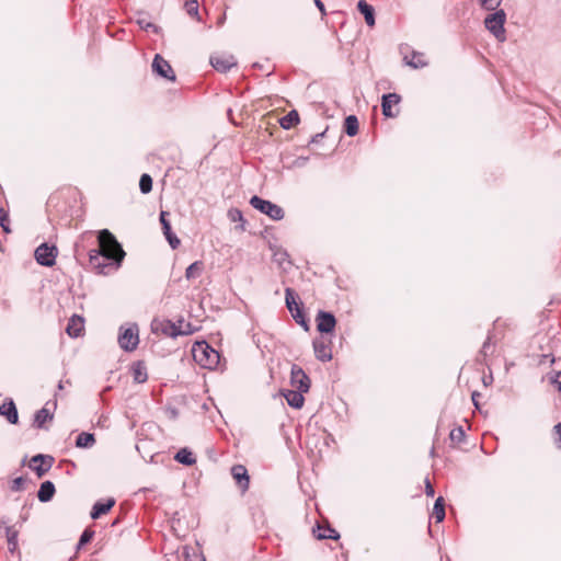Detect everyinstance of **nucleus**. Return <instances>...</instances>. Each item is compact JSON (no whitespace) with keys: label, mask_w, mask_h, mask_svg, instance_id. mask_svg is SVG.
Instances as JSON below:
<instances>
[{"label":"nucleus","mask_w":561,"mask_h":561,"mask_svg":"<svg viewBox=\"0 0 561 561\" xmlns=\"http://www.w3.org/2000/svg\"><path fill=\"white\" fill-rule=\"evenodd\" d=\"M204 271V263L202 261H195L187 266L185 270V278L187 280L195 279L202 275Z\"/></svg>","instance_id":"nucleus-32"},{"label":"nucleus","mask_w":561,"mask_h":561,"mask_svg":"<svg viewBox=\"0 0 561 561\" xmlns=\"http://www.w3.org/2000/svg\"><path fill=\"white\" fill-rule=\"evenodd\" d=\"M465 431L462 426L455 427L450 431L449 438L453 443H461L465 439Z\"/></svg>","instance_id":"nucleus-38"},{"label":"nucleus","mask_w":561,"mask_h":561,"mask_svg":"<svg viewBox=\"0 0 561 561\" xmlns=\"http://www.w3.org/2000/svg\"><path fill=\"white\" fill-rule=\"evenodd\" d=\"M138 24L140 25L141 28H144L146 31L151 30L156 34H159L161 31L160 26H158L151 22H146L145 20H139Z\"/></svg>","instance_id":"nucleus-43"},{"label":"nucleus","mask_w":561,"mask_h":561,"mask_svg":"<svg viewBox=\"0 0 561 561\" xmlns=\"http://www.w3.org/2000/svg\"><path fill=\"white\" fill-rule=\"evenodd\" d=\"M55 493V484L51 481L47 480L41 484L39 490L37 492V497L39 502L47 503L54 497Z\"/></svg>","instance_id":"nucleus-22"},{"label":"nucleus","mask_w":561,"mask_h":561,"mask_svg":"<svg viewBox=\"0 0 561 561\" xmlns=\"http://www.w3.org/2000/svg\"><path fill=\"white\" fill-rule=\"evenodd\" d=\"M505 22L506 13L504 10L499 9L486 15L484 19V26L499 42H504L506 39L504 27Z\"/></svg>","instance_id":"nucleus-4"},{"label":"nucleus","mask_w":561,"mask_h":561,"mask_svg":"<svg viewBox=\"0 0 561 561\" xmlns=\"http://www.w3.org/2000/svg\"><path fill=\"white\" fill-rule=\"evenodd\" d=\"M169 215L168 211H161L160 213V224L162 227L163 234L169 242L171 249L175 250L180 245V239L176 237V234L172 231L171 222L167 219V216Z\"/></svg>","instance_id":"nucleus-15"},{"label":"nucleus","mask_w":561,"mask_h":561,"mask_svg":"<svg viewBox=\"0 0 561 561\" xmlns=\"http://www.w3.org/2000/svg\"><path fill=\"white\" fill-rule=\"evenodd\" d=\"M425 494L428 497H433L435 495V490L428 478L425 479Z\"/></svg>","instance_id":"nucleus-46"},{"label":"nucleus","mask_w":561,"mask_h":561,"mask_svg":"<svg viewBox=\"0 0 561 561\" xmlns=\"http://www.w3.org/2000/svg\"><path fill=\"white\" fill-rule=\"evenodd\" d=\"M317 330L321 334L333 333L336 325V318L330 311L319 310L316 317Z\"/></svg>","instance_id":"nucleus-10"},{"label":"nucleus","mask_w":561,"mask_h":561,"mask_svg":"<svg viewBox=\"0 0 561 561\" xmlns=\"http://www.w3.org/2000/svg\"><path fill=\"white\" fill-rule=\"evenodd\" d=\"M151 68H152V72L163 79H167L169 81H172L174 82L176 80V76L171 67V65L169 64L168 60H165L161 55L157 54L154 57H153V60H152V65H151Z\"/></svg>","instance_id":"nucleus-8"},{"label":"nucleus","mask_w":561,"mask_h":561,"mask_svg":"<svg viewBox=\"0 0 561 561\" xmlns=\"http://www.w3.org/2000/svg\"><path fill=\"white\" fill-rule=\"evenodd\" d=\"M493 334L491 331H489L486 340L484 341L481 350H480V356L485 358L486 356L493 354L494 352V343L492 342Z\"/></svg>","instance_id":"nucleus-36"},{"label":"nucleus","mask_w":561,"mask_h":561,"mask_svg":"<svg viewBox=\"0 0 561 561\" xmlns=\"http://www.w3.org/2000/svg\"><path fill=\"white\" fill-rule=\"evenodd\" d=\"M0 415L4 416L10 424H18L19 413L16 405L12 399H7L0 405Z\"/></svg>","instance_id":"nucleus-17"},{"label":"nucleus","mask_w":561,"mask_h":561,"mask_svg":"<svg viewBox=\"0 0 561 561\" xmlns=\"http://www.w3.org/2000/svg\"><path fill=\"white\" fill-rule=\"evenodd\" d=\"M547 360L550 362V364L554 363V357L551 354H543L540 359V364H545Z\"/></svg>","instance_id":"nucleus-50"},{"label":"nucleus","mask_w":561,"mask_h":561,"mask_svg":"<svg viewBox=\"0 0 561 561\" xmlns=\"http://www.w3.org/2000/svg\"><path fill=\"white\" fill-rule=\"evenodd\" d=\"M169 412H170V415H171V417H172V419H176V416H178V411H176V409H170V411H169Z\"/></svg>","instance_id":"nucleus-54"},{"label":"nucleus","mask_w":561,"mask_h":561,"mask_svg":"<svg viewBox=\"0 0 561 561\" xmlns=\"http://www.w3.org/2000/svg\"><path fill=\"white\" fill-rule=\"evenodd\" d=\"M550 382L561 392V371H554L550 377Z\"/></svg>","instance_id":"nucleus-45"},{"label":"nucleus","mask_w":561,"mask_h":561,"mask_svg":"<svg viewBox=\"0 0 561 561\" xmlns=\"http://www.w3.org/2000/svg\"><path fill=\"white\" fill-rule=\"evenodd\" d=\"M192 355L199 366L207 369H215L220 359L219 353L206 341L196 342L192 347Z\"/></svg>","instance_id":"nucleus-2"},{"label":"nucleus","mask_w":561,"mask_h":561,"mask_svg":"<svg viewBox=\"0 0 561 561\" xmlns=\"http://www.w3.org/2000/svg\"><path fill=\"white\" fill-rule=\"evenodd\" d=\"M344 133L350 136L354 137L358 134L359 130V123L356 115H348L344 119L343 125Z\"/></svg>","instance_id":"nucleus-25"},{"label":"nucleus","mask_w":561,"mask_h":561,"mask_svg":"<svg viewBox=\"0 0 561 561\" xmlns=\"http://www.w3.org/2000/svg\"><path fill=\"white\" fill-rule=\"evenodd\" d=\"M83 329H84L83 318L78 314H73L67 323L66 332L70 337H78V336H80Z\"/></svg>","instance_id":"nucleus-19"},{"label":"nucleus","mask_w":561,"mask_h":561,"mask_svg":"<svg viewBox=\"0 0 561 561\" xmlns=\"http://www.w3.org/2000/svg\"><path fill=\"white\" fill-rule=\"evenodd\" d=\"M117 342L125 352L135 351L139 344L138 324L131 323L127 328L121 327Z\"/></svg>","instance_id":"nucleus-5"},{"label":"nucleus","mask_w":561,"mask_h":561,"mask_svg":"<svg viewBox=\"0 0 561 561\" xmlns=\"http://www.w3.org/2000/svg\"><path fill=\"white\" fill-rule=\"evenodd\" d=\"M99 249L89 251V261L99 274H107V268L117 270L126 255L122 244L107 229L98 233Z\"/></svg>","instance_id":"nucleus-1"},{"label":"nucleus","mask_w":561,"mask_h":561,"mask_svg":"<svg viewBox=\"0 0 561 561\" xmlns=\"http://www.w3.org/2000/svg\"><path fill=\"white\" fill-rule=\"evenodd\" d=\"M7 527H12L10 525V519L7 516H2L0 518V531L3 529V531H7Z\"/></svg>","instance_id":"nucleus-48"},{"label":"nucleus","mask_w":561,"mask_h":561,"mask_svg":"<svg viewBox=\"0 0 561 561\" xmlns=\"http://www.w3.org/2000/svg\"><path fill=\"white\" fill-rule=\"evenodd\" d=\"M401 102V96L396 92L386 93L381 96L382 115L387 118H393L398 115V111H392V105Z\"/></svg>","instance_id":"nucleus-13"},{"label":"nucleus","mask_w":561,"mask_h":561,"mask_svg":"<svg viewBox=\"0 0 561 561\" xmlns=\"http://www.w3.org/2000/svg\"><path fill=\"white\" fill-rule=\"evenodd\" d=\"M309 158L308 157H298L294 162H293V165L296 167V168H304L307 162H308Z\"/></svg>","instance_id":"nucleus-47"},{"label":"nucleus","mask_w":561,"mask_h":561,"mask_svg":"<svg viewBox=\"0 0 561 561\" xmlns=\"http://www.w3.org/2000/svg\"><path fill=\"white\" fill-rule=\"evenodd\" d=\"M54 461L55 459L50 455L37 454L31 458L30 468L36 473L38 478H42L50 470Z\"/></svg>","instance_id":"nucleus-9"},{"label":"nucleus","mask_w":561,"mask_h":561,"mask_svg":"<svg viewBox=\"0 0 561 561\" xmlns=\"http://www.w3.org/2000/svg\"><path fill=\"white\" fill-rule=\"evenodd\" d=\"M489 382V379L483 378V383L486 385Z\"/></svg>","instance_id":"nucleus-58"},{"label":"nucleus","mask_w":561,"mask_h":561,"mask_svg":"<svg viewBox=\"0 0 561 561\" xmlns=\"http://www.w3.org/2000/svg\"><path fill=\"white\" fill-rule=\"evenodd\" d=\"M483 9L488 11L499 10L502 0H479Z\"/></svg>","instance_id":"nucleus-40"},{"label":"nucleus","mask_w":561,"mask_h":561,"mask_svg":"<svg viewBox=\"0 0 561 561\" xmlns=\"http://www.w3.org/2000/svg\"><path fill=\"white\" fill-rule=\"evenodd\" d=\"M115 499L108 497L105 501H98L93 504L90 516L92 519H98L106 514L115 505Z\"/></svg>","instance_id":"nucleus-18"},{"label":"nucleus","mask_w":561,"mask_h":561,"mask_svg":"<svg viewBox=\"0 0 561 561\" xmlns=\"http://www.w3.org/2000/svg\"><path fill=\"white\" fill-rule=\"evenodd\" d=\"M58 389H59V390L64 389L62 381H59V383H58Z\"/></svg>","instance_id":"nucleus-56"},{"label":"nucleus","mask_w":561,"mask_h":561,"mask_svg":"<svg viewBox=\"0 0 561 561\" xmlns=\"http://www.w3.org/2000/svg\"><path fill=\"white\" fill-rule=\"evenodd\" d=\"M174 460L184 466H193L196 462V458L193 453L184 447L181 448L174 456Z\"/></svg>","instance_id":"nucleus-27"},{"label":"nucleus","mask_w":561,"mask_h":561,"mask_svg":"<svg viewBox=\"0 0 561 561\" xmlns=\"http://www.w3.org/2000/svg\"><path fill=\"white\" fill-rule=\"evenodd\" d=\"M25 482H26V478H24V477H18V478L13 479L10 484V490L12 492H21L24 490Z\"/></svg>","instance_id":"nucleus-39"},{"label":"nucleus","mask_w":561,"mask_h":561,"mask_svg":"<svg viewBox=\"0 0 561 561\" xmlns=\"http://www.w3.org/2000/svg\"><path fill=\"white\" fill-rule=\"evenodd\" d=\"M161 332L169 337H176L179 335L185 334L186 332L181 330L174 322L171 320H164L160 323Z\"/></svg>","instance_id":"nucleus-23"},{"label":"nucleus","mask_w":561,"mask_h":561,"mask_svg":"<svg viewBox=\"0 0 561 561\" xmlns=\"http://www.w3.org/2000/svg\"><path fill=\"white\" fill-rule=\"evenodd\" d=\"M0 227L5 233L11 232V229L9 227V216L7 213L3 211L2 208H0Z\"/></svg>","instance_id":"nucleus-42"},{"label":"nucleus","mask_w":561,"mask_h":561,"mask_svg":"<svg viewBox=\"0 0 561 561\" xmlns=\"http://www.w3.org/2000/svg\"><path fill=\"white\" fill-rule=\"evenodd\" d=\"M53 417H54V414L50 413L49 410L44 407V408H42V409H39L38 411L35 412V414H34V426L37 427V428H43L44 424L47 421L53 420Z\"/></svg>","instance_id":"nucleus-28"},{"label":"nucleus","mask_w":561,"mask_h":561,"mask_svg":"<svg viewBox=\"0 0 561 561\" xmlns=\"http://www.w3.org/2000/svg\"><path fill=\"white\" fill-rule=\"evenodd\" d=\"M57 254L58 249L56 245H49L44 242L35 249L34 257L37 264L45 267H51L56 263Z\"/></svg>","instance_id":"nucleus-7"},{"label":"nucleus","mask_w":561,"mask_h":561,"mask_svg":"<svg viewBox=\"0 0 561 561\" xmlns=\"http://www.w3.org/2000/svg\"><path fill=\"white\" fill-rule=\"evenodd\" d=\"M92 537H93V531H90V530L85 529L81 534V536L79 538L78 547L80 548L81 546L87 545L88 542H90Z\"/></svg>","instance_id":"nucleus-44"},{"label":"nucleus","mask_w":561,"mask_h":561,"mask_svg":"<svg viewBox=\"0 0 561 561\" xmlns=\"http://www.w3.org/2000/svg\"><path fill=\"white\" fill-rule=\"evenodd\" d=\"M305 391H300L297 389L294 390H286L283 392L284 398L286 399L289 407L294 409H300L304 405L305 398H304Z\"/></svg>","instance_id":"nucleus-20"},{"label":"nucleus","mask_w":561,"mask_h":561,"mask_svg":"<svg viewBox=\"0 0 561 561\" xmlns=\"http://www.w3.org/2000/svg\"><path fill=\"white\" fill-rule=\"evenodd\" d=\"M324 131L318 133L314 136L311 137L310 144H317L319 140L324 136Z\"/></svg>","instance_id":"nucleus-51"},{"label":"nucleus","mask_w":561,"mask_h":561,"mask_svg":"<svg viewBox=\"0 0 561 561\" xmlns=\"http://www.w3.org/2000/svg\"><path fill=\"white\" fill-rule=\"evenodd\" d=\"M231 476L242 493L249 490L250 476L248 469L243 465H234L231 467Z\"/></svg>","instance_id":"nucleus-14"},{"label":"nucleus","mask_w":561,"mask_h":561,"mask_svg":"<svg viewBox=\"0 0 561 561\" xmlns=\"http://www.w3.org/2000/svg\"><path fill=\"white\" fill-rule=\"evenodd\" d=\"M404 60L408 66L414 69H420L427 65V62L423 60V54L419 51H412V58L409 60L408 57L405 56Z\"/></svg>","instance_id":"nucleus-34"},{"label":"nucleus","mask_w":561,"mask_h":561,"mask_svg":"<svg viewBox=\"0 0 561 561\" xmlns=\"http://www.w3.org/2000/svg\"><path fill=\"white\" fill-rule=\"evenodd\" d=\"M139 190L142 194H148L152 191V178L144 173L139 180Z\"/></svg>","instance_id":"nucleus-37"},{"label":"nucleus","mask_w":561,"mask_h":561,"mask_svg":"<svg viewBox=\"0 0 561 561\" xmlns=\"http://www.w3.org/2000/svg\"><path fill=\"white\" fill-rule=\"evenodd\" d=\"M4 536H5L7 542H8V550L11 553H14L19 547V542H18L19 531L16 529H14V527H7V531L4 533Z\"/></svg>","instance_id":"nucleus-31"},{"label":"nucleus","mask_w":561,"mask_h":561,"mask_svg":"<svg viewBox=\"0 0 561 561\" xmlns=\"http://www.w3.org/2000/svg\"><path fill=\"white\" fill-rule=\"evenodd\" d=\"M299 297L297 293L290 288H285V304L286 308L290 312L291 317L296 321L297 324H299L301 328H304L305 331H309V320L306 317L304 304L301 301H298Z\"/></svg>","instance_id":"nucleus-3"},{"label":"nucleus","mask_w":561,"mask_h":561,"mask_svg":"<svg viewBox=\"0 0 561 561\" xmlns=\"http://www.w3.org/2000/svg\"><path fill=\"white\" fill-rule=\"evenodd\" d=\"M316 7L320 10L322 14H325V7L321 0H313Z\"/></svg>","instance_id":"nucleus-52"},{"label":"nucleus","mask_w":561,"mask_h":561,"mask_svg":"<svg viewBox=\"0 0 561 561\" xmlns=\"http://www.w3.org/2000/svg\"><path fill=\"white\" fill-rule=\"evenodd\" d=\"M209 61L215 70L222 73L237 66V60L232 55H213Z\"/></svg>","instance_id":"nucleus-12"},{"label":"nucleus","mask_w":561,"mask_h":561,"mask_svg":"<svg viewBox=\"0 0 561 561\" xmlns=\"http://www.w3.org/2000/svg\"><path fill=\"white\" fill-rule=\"evenodd\" d=\"M299 122H300V118H299L298 112L296 110H291L288 114H286L285 116H283L280 118L279 124H280L282 128L290 129L294 126H296L297 124H299Z\"/></svg>","instance_id":"nucleus-29"},{"label":"nucleus","mask_w":561,"mask_h":561,"mask_svg":"<svg viewBox=\"0 0 561 561\" xmlns=\"http://www.w3.org/2000/svg\"><path fill=\"white\" fill-rule=\"evenodd\" d=\"M274 256L276 257V260L279 263H283L286 260V257L288 256V254L286 251H279V252L274 253Z\"/></svg>","instance_id":"nucleus-49"},{"label":"nucleus","mask_w":561,"mask_h":561,"mask_svg":"<svg viewBox=\"0 0 561 561\" xmlns=\"http://www.w3.org/2000/svg\"><path fill=\"white\" fill-rule=\"evenodd\" d=\"M478 397H480V393L478 391H473L471 398H472V402L477 409H479Z\"/></svg>","instance_id":"nucleus-53"},{"label":"nucleus","mask_w":561,"mask_h":561,"mask_svg":"<svg viewBox=\"0 0 561 561\" xmlns=\"http://www.w3.org/2000/svg\"><path fill=\"white\" fill-rule=\"evenodd\" d=\"M316 537L318 539H332L337 540L340 538V534L332 528L331 526H321L317 525V529H313Z\"/></svg>","instance_id":"nucleus-24"},{"label":"nucleus","mask_w":561,"mask_h":561,"mask_svg":"<svg viewBox=\"0 0 561 561\" xmlns=\"http://www.w3.org/2000/svg\"><path fill=\"white\" fill-rule=\"evenodd\" d=\"M131 374L134 381L137 383H144L148 379L147 368L142 362H136L133 364Z\"/></svg>","instance_id":"nucleus-26"},{"label":"nucleus","mask_w":561,"mask_h":561,"mask_svg":"<svg viewBox=\"0 0 561 561\" xmlns=\"http://www.w3.org/2000/svg\"><path fill=\"white\" fill-rule=\"evenodd\" d=\"M432 516L435 518L436 523H442L445 519V501L443 496H438L435 500Z\"/></svg>","instance_id":"nucleus-33"},{"label":"nucleus","mask_w":561,"mask_h":561,"mask_svg":"<svg viewBox=\"0 0 561 561\" xmlns=\"http://www.w3.org/2000/svg\"><path fill=\"white\" fill-rule=\"evenodd\" d=\"M250 205L273 220H282L285 216L284 209L280 206L257 195H253L250 198Z\"/></svg>","instance_id":"nucleus-6"},{"label":"nucleus","mask_w":561,"mask_h":561,"mask_svg":"<svg viewBox=\"0 0 561 561\" xmlns=\"http://www.w3.org/2000/svg\"><path fill=\"white\" fill-rule=\"evenodd\" d=\"M290 383L295 389L300 391L308 392L310 389V378L305 370L296 364L291 366Z\"/></svg>","instance_id":"nucleus-11"},{"label":"nucleus","mask_w":561,"mask_h":561,"mask_svg":"<svg viewBox=\"0 0 561 561\" xmlns=\"http://www.w3.org/2000/svg\"><path fill=\"white\" fill-rule=\"evenodd\" d=\"M357 10L364 15L365 22L368 26H374L376 23L375 9L366 0L357 2Z\"/></svg>","instance_id":"nucleus-21"},{"label":"nucleus","mask_w":561,"mask_h":561,"mask_svg":"<svg viewBox=\"0 0 561 561\" xmlns=\"http://www.w3.org/2000/svg\"><path fill=\"white\" fill-rule=\"evenodd\" d=\"M95 444V436L92 433L82 432L76 438V447L91 448Z\"/></svg>","instance_id":"nucleus-30"},{"label":"nucleus","mask_w":561,"mask_h":561,"mask_svg":"<svg viewBox=\"0 0 561 561\" xmlns=\"http://www.w3.org/2000/svg\"><path fill=\"white\" fill-rule=\"evenodd\" d=\"M489 382V379L483 378V383L486 385Z\"/></svg>","instance_id":"nucleus-57"},{"label":"nucleus","mask_w":561,"mask_h":561,"mask_svg":"<svg viewBox=\"0 0 561 561\" xmlns=\"http://www.w3.org/2000/svg\"><path fill=\"white\" fill-rule=\"evenodd\" d=\"M314 356L320 362H329L332 359V351L330 344L323 340L316 339L312 343Z\"/></svg>","instance_id":"nucleus-16"},{"label":"nucleus","mask_w":561,"mask_h":561,"mask_svg":"<svg viewBox=\"0 0 561 561\" xmlns=\"http://www.w3.org/2000/svg\"><path fill=\"white\" fill-rule=\"evenodd\" d=\"M228 218L233 222H239L237 226L238 229L244 231L245 230V220L243 218V214L238 208H231L228 210Z\"/></svg>","instance_id":"nucleus-35"},{"label":"nucleus","mask_w":561,"mask_h":561,"mask_svg":"<svg viewBox=\"0 0 561 561\" xmlns=\"http://www.w3.org/2000/svg\"><path fill=\"white\" fill-rule=\"evenodd\" d=\"M253 67H254V68H257V69H262V65H260V64H257V62L253 64Z\"/></svg>","instance_id":"nucleus-55"},{"label":"nucleus","mask_w":561,"mask_h":561,"mask_svg":"<svg viewBox=\"0 0 561 561\" xmlns=\"http://www.w3.org/2000/svg\"><path fill=\"white\" fill-rule=\"evenodd\" d=\"M185 10L191 16H196L198 14V2L196 0L186 1Z\"/></svg>","instance_id":"nucleus-41"}]
</instances>
